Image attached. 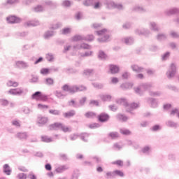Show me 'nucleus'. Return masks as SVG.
Returning <instances> with one entry per match:
<instances>
[{
    "mask_svg": "<svg viewBox=\"0 0 179 179\" xmlns=\"http://www.w3.org/2000/svg\"><path fill=\"white\" fill-rule=\"evenodd\" d=\"M116 103L117 104L124 106L126 108V111L127 113H131V114H134L132 113V110H135V108H138V107H139V103H133L129 105V103H128V101L124 98L116 100Z\"/></svg>",
    "mask_w": 179,
    "mask_h": 179,
    "instance_id": "1",
    "label": "nucleus"
},
{
    "mask_svg": "<svg viewBox=\"0 0 179 179\" xmlns=\"http://www.w3.org/2000/svg\"><path fill=\"white\" fill-rule=\"evenodd\" d=\"M151 87H153V84L152 83H143L138 87L134 88V92L136 93V94L142 96V94H143L146 90H149V89H151Z\"/></svg>",
    "mask_w": 179,
    "mask_h": 179,
    "instance_id": "2",
    "label": "nucleus"
},
{
    "mask_svg": "<svg viewBox=\"0 0 179 179\" xmlns=\"http://www.w3.org/2000/svg\"><path fill=\"white\" fill-rule=\"evenodd\" d=\"M50 129L54 130V131H58L61 129L63 131V132H71L72 131V129L71 127H68L65 126L64 124H62V123L56 122L55 124H50L49 126Z\"/></svg>",
    "mask_w": 179,
    "mask_h": 179,
    "instance_id": "3",
    "label": "nucleus"
},
{
    "mask_svg": "<svg viewBox=\"0 0 179 179\" xmlns=\"http://www.w3.org/2000/svg\"><path fill=\"white\" fill-rule=\"evenodd\" d=\"M108 32V31L106 29L96 31V33L98 36H103L102 38H98V41L99 43H106V41H108V40L110 38V36L108 34H107Z\"/></svg>",
    "mask_w": 179,
    "mask_h": 179,
    "instance_id": "4",
    "label": "nucleus"
},
{
    "mask_svg": "<svg viewBox=\"0 0 179 179\" xmlns=\"http://www.w3.org/2000/svg\"><path fill=\"white\" fill-rule=\"evenodd\" d=\"M105 5L108 9H118L119 10H122V9H124L122 4L116 3L111 0L106 1Z\"/></svg>",
    "mask_w": 179,
    "mask_h": 179,
    "instance_id": "5",
    "label": "nucleus"
},
{
    "mask_svg": "<svg viewBox=\"0 0 179 179\" xmlns=\"http://www.w3.org/2000/svg\"><path fill=\"white\" fill-rule=\"evenodd\" d=\"M31 97L34 100H40L41 101H46V100H48V96L45 94H43V92L40 91H37L34 93Z\"/></svg>",
    "mask_w": 179,
    "mask_h": 179,
    "instance_id": "6",
    "label": "nucleus"
},
{
    "mask_svg": "<svg viewBox=\"0 0 179 179\" xmlns=\"http://www.w3.org/2000/svg\"><path fill=\"white\" fill-rule=\"evenodd\" d=\"M79 137L80 138L81 141H83V142H87V138H89V134L82 133L80 135L78 134H73L70 135L71 141H76V138Z\"/></svg>",
    "mask_w": 179,
    "mask_h": 179,
    "instance_id": "7",
    "label": "nucleus"
},
{
    "mask_svg": "<svg viewBox=\"0 0 179 179\" xmlns=\"http://www.w3.org/2000/svg\"><path fill=\"white\" fill-rule=\"evenodd\" d=\"M176 72H177V66H176V64L172 63L169 69L166 72V76L168 79H172V78H174Z\"/></svg>",
    "mask_w": 179,
    "mask_h": 179,
    "instance_id": "8",
    "label": "nucleus"
},
{
    "mask_svg": "<svg viewBox=\"0 0 179 179\" xmlns=\"http://www.w3.org/2000/svg\"><path fill=\"white\" fill-rule=\"evenodd\" d=\"M147 103L150 104V107L152 108H157V107H159V101L155 98H146Z\"/></svg>",
    "mask_w": 179,
    "mask_h": 179,
    "instance_id": "9",
    "label": "nucleus"
},
{
    "mask_svg": "<svg viewBox=\"0 0 179 179\" xmlns=\"http://www.w3.org/2000/svg\"><path fill=\"white\" fill-rule=\"evenodd\" d=\"M135 33H136V34H138V36H145V37H148V36H149V34H150V31H149V29H136Z\"/></svg>",
    "mask_w": 179,
    "mask_h": 179,
    "instance_id": "10",
    "label": "nucleus"
},
{
    "mask_svg": "<svg viewBox=\"0 0 179 179\" xmlns=\"http://www.w3.org/2000/svg\"><path fill=\"white\" fill-rule=\"evenodd\" d=\"M8 93L10 94H13L14 96H20L21 94H23L24 91L22 87L17 88V89H12L8 91Z\"/></svg>",
    "mask_w": 179,
    "mask_h": 179,
    "instance_id": "11",
    "label": "nucleus"
},
{
    "mask_svg": "<svg viewBox=\"0 0 179 179\" xmlns=\"http://www.w3.org/2000/svg\"><path fill=\"white\" fill-rule=\"evenodd\" d=\"M37 122L39 127H43L48 122V117H43L41 115L38 116Z\"/></svg>",
    "mask_w": 179,
    "mask_h": 179,
    "instance_id": "12",
    "label": "nucleus"
},
{
    "mask_svg": "<svg viewBox=\"0 0 179 179\" xmlns=\"http://www.w3.org/2000/svg\"><path fill=\"white\" fill-rule=\"evenodd\" d=\"M24 26L26 27H34L36 26H40V21L38 20H31L25 22Z\"/></svg>",
    "mask_w": 179,
    "mask_h": 179,
    "instance_id": "13",
    "label": "nucleus"
},
{
    "mask_svg": "<svg viewBox=\"0 0 179 179\" xmlns=\"http://www.w3.org/2000/svg\"><path fill=\"white\" fill-rule=\"evenodd\" d=\"M131 10L133 12H138L139 13H145V12H146V9L145 8L138 5L134 6L131 8Z\"/></svg>",
    "mask_w": 179,
    "mask_h": 179,
    "instance_id": "14",
    "label": "nucleus"
},
{
    "mask_svg": "<svg viewBox=\"0 0 179 179\" xmlns=\"http://www.w3.org/2000/svg\"><path fill=\"white\" fill-rule=\"evenodd\" d=\"M110 118V116L106 113H101L98 116V120L100 122H106Z\"/></svg>",
    "mask_w": 179,
    "mask_h": 179,
    "instance_id": "15",
    "label": "nucleus"
},
{
    "mask_svg": "<svg viewBox=\"0 0 179 179\" xmlns=\"http://www.w3.org/2000/svg\"><path fill=\"white\" fill-rule=\"evenodd\" d=\"M8 23H19L20 19L17 18L16 16H10L6 18Z\"/></svg>",
    "mask_w": 179,
    "mask_h": 179,
    "instance_id": "16",
    "label": "nucleus"
},
{
    "mask_svg": "<svg viewBox=\"0 0 179 179\" xmlns=\"http://www.w3.org/2000/svg\"><path fill=\"white\" fill-rule=\"evenodd\" d=\"M165 124L166 127H169V128H174L175 129L178 128V123L175 122L173 120H168Z\"/></svg>",
    "mask_w": 179,
    "mask_h": 179,
    "instance_id": "17",
    "label": "nucleus"
},
{
    "mask_svg": "<svg viewBox=\"0 0 179 179\" xmlns=\"http://www.w3.org/2000/svg\"><path fill=\"white\" fill-rule=\"evenodd\" d=\"M16 66L18 68H29V63L23 62V61H17L15 62Z\"/></svg>",
    "mask_w": 179,
    "mask_h": 179,
    "instance_id": "18",
    "label": "nucleus"
},
{
    "mask_svg": "<svg viewBox=\"0 0 179 179\" xmlns=\"http://www.w3.org/2000/svg\"><path fill=\"white\" fill-rule=\"evenodd\" d=\"M109 71L110 73H118L120 71V67H118L117 65L110 64L109 66Z\"/></svg>",
    "mask_w": 179,
    "mask_h": 179,
    "instance_id": "19",
    "label": "nucleus"
},
{
    "mask_svg": "<svg viewBox=\"0 0 179 179\" xmlns=\"http://www.w3.org/2000/svg\"><path fill=\"white\" fill-rule=\"evenodd\" d=\"M177 13H179V9L178 8H171L169 10H166L165 11V14L167 15V16H170L171 15H176Z\"/></svg>",
    "mask_w": 179,
    "mask_h": 179,
    "instance_id": "20",
    "label": "nucleus"
},
{
    "mask_svg": "<svg viewBox=\"0 0 179 179\" xmlns=\"http://www.w3.org/2000/svg\"><path fill=\"white\" fill-rule=\"evenodd\" d=\"M134 83H125L120 85L121 89L123 90H127L128 89H132Z\"/></svg>",
    "mask_w": 179,
    "mask_h": 179,
    "instance_id": "21",
    "label": "nucleus"
},
{
    "mask_svg": "<svg viewBox=\"0 0 179 179\" xmlns=\"http://www.w3.org/2000/svg\"><path fill=\"white\" fill-rule=\"evenodd\" d=\"M124 44H127V45H131V44H134V38L132 37H127L122 40Z\"/></svg>",
    "mask_w": 179,
    "mask_h": 179,
    "instance_id": "22",
    "label": "nucleus"
},
{
    "mask_svg": "<svg viewBox=\"0 0 179 179\" xmlns=\"http://www.w3.org/2000/svg\"><path fill=\"white\" fill-rule=\"evenodd\" d=\"M3 173L6 174L7 176H10V173H12V169H10V167L8 164H6L3 165Z\"/></svg>",
    "mask_w": 179,
    "mask_h": 179,
    "instance_id": "23",
    "label": "nucleus"
},
{
    "mask_svg": "<svg viewBox=\"0 0 179 179\" xmlns=\"http://www.w3.org/2000/svg\"><path fill=\"white\" fill-rule=\"evenodd\" d=\"M69 167L66 165H63L57 167L55 170L56 173H64V171H66Z\"/></svg>",
    "mask_w": 179,
    "mask_h": 179,
    "instance_id": "24",
    "label": "nucleus"
},
{
    "mask_svg": "<svg viewBox=\"0 0 179 179\" xmlns=\"http://www.w3.org/2000/svg\"><path fill=\"white\" fill-rule=\"evenodd\" d=\"M117 119L119 121H122V122H125L126 121H128V117L122 114H117Z\"/></svg>",
    "mask_w": 179,
    "mask_h": 179,
    "instance_id": "25",
    "label": "nucleus"
},
{
    "mask_svg": "<svg viewBox=\"0 0 179 179\" xmlns=\"http://www.w3.org/2000/svg\"><path fill=\"white\" fill-rule=\"evenodd\" d=\"M150 29L154 31H159V27L155 22H150Z\"/></svg>",
    "mask_w": 179,
    "mask_h": 179,
    "instance_id": "26",
    "label": "nucleus"
},
{
    "mask_svg": "<svg viewBox=\"0 0 179 179\" xmlns=\"http://www.w3.org/2000/svg\"><path fill=\"white\" fill-rule=\"evenodd\" d=\"M74 48H83V50H90V48H92V46L87 43H82L80 46H74Z\"/></svg>",
    "mask_w": 179,
    "mask_h": 179,
    "instance_id": "27",
    "label": "nucleus"
},
{
    "mask_svg": "<svg viewBox=\"0 0 179 179\" xmlns=\"http://www.w3.org/2000/svg\"><path fill=\"white\" fill-rule=\"evenodd\" d=\"M7 86H8V87H17V86H19V83L13 80H8L7 82Z\"/></svg>",
    "mask_w": 179,
    "mask_h": 179,
    "instance_id": "28",
    "label": "nucleus"
},
{
    "mask_svg": "<svg viewBox=\"0 0 179 179\" xmlns=\"http://www.w3.org/2000/svg\"><path fill=\"white\" fill-rule=\"evenodd\" d=\"M72 41H85V36L76 35L71 38Z\"/></svg>",
    "mask_w": 179,
    "mask_h": 179,
    "instance_id": "29",
    "label": "nucleus"
},
{
    "mask_svg": "<svg viewBox=\"0 0 179 179\" xmlns=\"http://www.w3.org/2000/svg\"><path fill=\"white\" fill-rule=\"evenodd\" d=\"M16 137L18 138V139H27V133H17L16 134Z\"/></svg>",
    "mask_w": 179,
    "mask_h": 179,
    "instance_id": "30",
    "label": "nucleus"
},
{
    "mask_svg": "<svg viewBox=\"0 0 179 179\" xmlns=\"http://www.w3.org/2000/svg\"><path fill=\"white\" fill-rule=\"evenodd\" d=\"M54 31H47L45 34H44V38L46 40H48V38H51V37H52V36H54Z\"/></svg>",
    "mask_w": 179,
    "mask_h": 179,
    "instance_id": "31",
    "label": "nucleus"
},
{
    "mask_svg": "<svg viewBox=\"0 0 179 179\" xmlns=\"http://www.w3.org/2000/svg\"><path fill=\"white\" fill-rule=\"evenodd\" d=\"M166 38H167V35L165 34H159L157 36V40H158V41H164Z\"/></svg>",
    "mask_w": 179,
    "mask_h": 179,
    "instance_id": "32",
    "label": "nucleus"
},
{
    "mask_svg": "<svg viewBox=\"0 0 179 179\" xmlns=\"http://www.w3.org/2000/svg\"><path fill=\"white\" fill-rule=\"evenodd\" d=\"M96 1L97 0H85L83 1V5H85V6H92Z\"/></svg>",
    "mask_w": 179,
    "mask_h": 179,
    "instance_id": "33",
    "label": "nucleus"
},
{
    "mask_svg": "<svg viewBox=\"0 0 179 179\" xmlns=\"http://www.w3.org/2000/svg\"><path fill=\"white\" fill-rule=\"evenodd\" d=\"M149 94L152 97H159V96H162V92L159 91H157V92L149 91Z\"/></svg>",
    "mask_w": 179,
    "mask_h": 179,
    "instance_id": "34",
    "label": "nucleus"
},
{
    "mask_svg": "<svg viewBox=\"0 0 179 179\" xmlns=\"http://www.w3.org/2000/svg\"><path fill=\"white\" fill-rule=\"evenodd\" d=\"M55 94L56 97H57L58 99H64L66 96V94L62 93V92H61V91H56L55 92Z\"/></svg>",
    "mask_w": 179,
    "mask_h": 179,
    "instance_id": "35",
    "label": "nucleus"
},
{
    "mask_svg": "<svg viewBox=\"0 0 179 179\" xmlns=\"http://www.w3.org/2000/svg\"><path fill=\"white\" fill-rule=\"evenodd\" d=\"M131 69L134 71V72H142V71H143V68L140 67L138 65L131 66Z\"/></svg>",
    "mask_w": 179,
    "mask_h": 179,
    "instance_id": "36",
    "label": "nucleus"
},
{
    "mask_svg": "<svg viewBox=\"0 0 179 179\" xmlns=\"http://www.w3.org/2000/svg\"><path fill=\"white\" fill-rule=\"evenodd\" d=\"M75 114H76L75 110H71L69 112L64 113V117L65 118H70V117H73Z\"/></svg>",
    "mask_w": 179,
    "mask_h": 179,
    "instance_id": "37",
    "label": "nucleus"
},
{
    "mask_svg": "<svg viewBox=\"0 0 179 179\" xmlns=\"http://www.w3.org/2000/svg\"><path fill=\"white\" fill-rule=\"evenodd\" d=\"M108 136L111 138V139H117V138L120 136V134H118V132L114 131L109 133Z\"/></svg>",
    "mask_w": 179,
    "mask_h": 179,
    "instance_id": "38",
    "label": "nucleus"
},
{
    "mask_svg": "<svg viewBox=\"0 0 179 179\" xmlns=\"http://www.w3.org/2000/svg\"><path fill=\"white\" fill-rule=\"evenodd\" d=\"M45 84L48 85V86H52L54 85V79L48 78L45 80Z\"/></svg>",
    "mask_w": 179,
    "mask_h": 179,
    "instance_id": "39",
    "label": "nucleus"
},
{
    "mask_svg": "<svg viewBox=\"0 0 179 179\" xmlns=\"http://www.w3.org/2000/svg\"><path fill=\"white\" fill-rule=\"evenodd\" d=\"M86 118H94L96 117V113L94 112H87L85 114Z\"/></svg>",
    "mask_w": 179,
    "mask_h": 179,
    "instance_id": "40",
    "label": "nucleus"
},
{
    "mask_svg": "<svg viewBox=\"0 0 179 179\" xmlns=\"http://www.w3.org/2000/svg\"><path fill=\"white\" fill-rule=\"evenodd\" d=\"M149 50L151 51V52H156V51H159V46L156 45H151Z\"/></svg>",
    "mask_w": 179,
    "mask_h": 179,
    "instance_id": "41",
    "label": "nucleus"
},
{
    "mask_svg": "<svg viewBox=\"0 0 179 179\" xmlns=\"http://www.w3.org/2000/svg\"><path fill=\"white\" fill-rule=\"evenodd\" d=\"M44 10V7L41 5L36 6L34 8V12H43Z\"/></svg>",
    "mask_w": 179,
    "mask_h": 179,
    "instance_id": "42",
    "label": "nucleus"
},
{
    "mask_svg": "<svg viewBox=\"0 0 179 179\" xmlns=\"http://www.w3.org/2000/svg\"><path fill=\"white\" fill-rule=\"evenodd\" d=\"M120 132L122 135H131V131L127 129H120Z\"/></svg>",
    "mask_w": 179,
    "mask_h": 179,
    "instance_id": "43",
    "label": "nucleus"
},
{
    "mask_svg": "<svg viewBox=\"0 0 179 179\" xmlns=\"http://www.w3.org/2000/svg\"><path fill=\"white\" fill-rule=\"evenodd\" d=\"M72 32V29L71 28H64L62 30V34H71V33Z\"/></svg>",
    "mask_w": 179,
    "mask_h": 179,
    "instance_id": "44",
    "label": "nucleus"
},
{
    "mask_svg": "<svg viewBox=\"0 0 179 179\" xmlns=\"http://www.w3.org/2000/svg\"><path fill=\"white\" fill-rule=\"evenodd\" d=\"M50 114H52V115H61V110H52L50 109L49 110Z\"/></svg>",
    "mask_w": 179,
    "mask_h": 179,
    "instance_id": "45",
    "label": "nucleus"
},
{
    "mask_svg": "<svg viewBox=\"0 0 179 179\" xmlns=\"http://www.w3.org/2000/svg\"><path fill=\"white\" fill-rule=\"evenodd\" d=\"M62 90L63 92H68L69 93H71V86H69L68 84L63 85Z\"/></svg>",
    "mask_w": 179,
    "mask_h": 179,
    "instance_id": "46",
    "label": "nucleus"
},
{
    "mask_svg": "<svg viewBox=\"0 0 179 179\" xmlns=\"http://www.w3.org/2000/svg\"><path fill=\"white\" fill-rule=\"evenodd\" d=\"M43 142H46L47 143H49V142H52V138H49L47 136H43L41 137Z\"/></svg>",
    "mask_w": 179,
    "mask_h": 179,
    "instance_id": "47",
    "label": "nucleus"
},
{
    "mask_svg": "<svg viewBox=\"0 0 179 179\" xmlns=\"http://www.w3.org/2000/svg\"><path fill=\"white\" fill-rule=\"evenodd\" d=\"M77 92H78V86L77 85L70 86V93L73 94V93H77Z\"/></svg>",
    "mask_w": 179,
    "mask_h": 179,
    "instance_id": "48",
    "label": "nucleus"
},
{
    "mask_svg": "<svg viewBox=\"0 0 179 179\" xmlns=\"http://www.w3.org/2000/svg\"><path fill=\"white\" fill-rule=\"evenodd\" d=\"M98 57L100 59H106L107 55H106L103 51H99Z\"/></svg>",
    "mask_w": 179,
    "mask_h": 179,
    "instance_id": "49",
    "label": "nucleus"
},
{
    "mask_svg": "<svg viewBox=\"0 0 179 179\" xmlns=\"http://www.w3.org/2000/svg\"><path fill=\"white\" fill-rule=\"evenodd\" d=\"M114 176H118V177H124V172L120 171V170H116L113 171Z\"/></svg>",
    "mask_w": 179,
    "mask_h": 179,
    "instance_id": "50",
    "label": "nucleus"
},
{
    "mask_svg": "<svg viewBox=\"0 0 179 179\" xmlns=\"http://www.w3.org/2000/svg\"><path fill=\"white\" fill-rule=\"evenodd\" d=\"M41 75H48L49 73H50V69H45V68L41 69Z\"/></svg>",
    "mask_w": 179,
    "mask_h": 179,
    "instance_id": "51",
    "label": "nucleus"
},
{
    "mask_svg": "<svg viewBox=\"0 0 179 179\" xmlns=\"http://www.w3.org/2000/svg\"><path fill=\"white\" fill-rule=\"evenodd\" d=\"M1 106H6L9 105V101L3 99H0Z\"/></svg>",
    "mask_w": 179,
    "mask_h": 179,
    "instance_id": "52",
    "label": "nucleus"
},
{
    "mask_svg": "<svg viewBox=\"0 0 179 179\" xmlns=\"http://www.w3.org/2000/svg\"><path fill=\"white\" fill-rule=\"evenodd\" d=\"M46 59L50 62L54 61V55L52 53H48L46 55Z\"/></svg>",
    "mask_w": 179,
    "mask_h": 179,
    "instance_id": "53",
    "label": "nucleus"
},
{
    "mask_svg": "<svg viewBox=\"0 0 179 179\" xmlns=\"http://www.w3.org/2000/svg\"><path fill=\"white\" fill-rule=\"evenodd\" d=\"M176 114L178 118H179V110L177 108L173 109L170 113V115H176Z\"/></svg>",
    "mask_w": 179,
    "mask_h": 179,
    "instance_id": "54",
    "label": "nucleus"
},
{
    "mask_svg": "<svg viewBox=\"0 0 179 179\" xmlns=\"http://www.w3.org/2000/svg\"><path fill=\"white\" fill-rule=\"evenodd\" d=\"M101 100H103V101H110L111 96L110 95H103L101 96Z\"/></svg>",
    "mask_w": 179,
    "mask_h": 179,
    "instance_id": "55",
    "label": "nucleus"
},
{
    "mask_svg": "<svg viewBox=\"0 0 179 179\" xmlns=\"http://www.w3.org/2000/svg\"><path fill=\"white\" fill-rule=\"evenodd\" d=\"M45 5H47L48 6H57V3H53L50 0H46L45 1Z\"/></svg>",
    "mask_w": 179,
    "mask_h": 179,
    "instance_id": "56",
    "label": "nucleus"
},
{
    "mask_svg": "<svg viewBox=\"0 0 179 179\" xmlns=\"http://www.w3.org/2000/svg\"><path fill=\"white\" fill-rule=\"evenodd\" d=\"M94 39V36L93 35H87L85 36L84 41H93Z\"/></svg>",
    "mask_w": 179,
    "mask_h": 179,
    "instance_id": "57",
    "label": "nucleus"
},
{
    "mask_svg": "<svg viewBox=\"0 0 179 179\" xmlns=\"http://www.w3.org/2000/svg\"><path fill=\"white\" fill-rule=\"evenodd\" d=\"M170 36L173 38H179V34L174 31H171L170 32Z\"/></svg>",
    "mask_w": 179,
    "mask_h": 179,
    "instance_id": "58",
    "label": "nucleus"
},
{
    "mask_svg": "<svg viewBox=\"0 0 179 179\" xmlns=\"http://www.w3.org/2000/svg\"><path fill=\"white\" fill-rule=\"evenodd\" d=\"M86 100H87V98H86V96L83 97L81 99H80V104H78V106H80V107H82V106H85V103H86Z\"/></svg>",
    "mask_w": 179,
    "mask_h": 179,
    "instance_id": "59",
    "label": "nucleus"
},
{
    "mask_svg": "<svg viewBox=\"0 0 179 179\" xmlns=\"http://www.w3.org/2000/svg\"><path fill=\"white\" fill-rule=\"evenodd\" d=\"M143 153H145L146 155H149V152H150V147L145 146L142 149Z\"/></svg>",
    "mask_w": 179,
    "mask_h": 179,
    "instance_id": "60",
    "label": "nucleus"
},
{
    "mask_svg": "<svg viewBox=\"0 0 179 179\" xmlns=\"http://www.w3.org/2000/svg\"><path fill=\"white\" fill-rule=\"evenodd\" d=\"M69 106H72L73 107H75L76 108H78V107H80L79 104L76 103L74 100H71L69 102Z\"/></svg>",
    "mask_w": 179,
    "mask_h": 179,
    "instance_id": "61",
    "label": "nucleus"
},
{
    "mask_svg": "<svg viewBox=\"0 0 179 179\" xmlns=\"http://www.w3.org/2000/svg\"><path fill=\"white\" fill-rule=\"evenodd\" d=\"M92 73H93V69H86L84 71L85 76H90Z\"/></svg>",
    "mask_w": 179,
    "mask_h": 179,
    "instance_id": "62",
    "label": "nucleus"
},
{
    "mask_svg": "<svg viewBox=\"0 0 179 179\" xmlns=\"http://www.w3.org/2000/svg\"><path fill=\"white\" fill-rule=\"evenodd\" d=\"M131 22H126L123 24L122 27L124 29V30H127L128 29H131Z\"/></svg>",
    "mask_w": 179,
    "mask_h": 179,
    "instance_id": "63",
    "label": "nucleus"
},
{
    "mask_svg": "<svg viewBox=\"0 0 179 179\" xmlns=\"http://www.w3.org/2000/svg\"><path fill=\"white\" fill-rule=\"evenodd\" d=\"M17 178L19 179H27V175H26L24 173H20L17 175Z\"/></svg>",
    "mask_w": 179,
    "mask_h": 179,
    "instance_id": "64",
    "label": "nucleus"
}]
</instances>
